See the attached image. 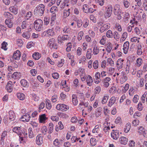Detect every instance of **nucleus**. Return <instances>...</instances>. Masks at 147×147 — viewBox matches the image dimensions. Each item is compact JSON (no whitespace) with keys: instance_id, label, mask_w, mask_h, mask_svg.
Listing matches in <instances>:
<instances>
[{"instance_id":"obj_1","label":"nucleus","mask_w":147,"mask_h":147,"mask_svg":"<svg viewBox=\"0 0 147 147\" xmlns=\"http://www.w3.org/2000/svg\"><path fill=\"white\" fill-rule=\"evenodd\" d=\"M45 5L42 4H40L39 7H36L34 10V14L40 16H42L43 14L45 11Z\"/></svg>"},{"instance_id":"obj_2","label":"nucleus","mask_w":147,"mask_h":147,"mask_svg":"<svg viewBox=\"0 0 147 147\" xmlns=\"http://www.w3.org/2000/svg\"><path fill=\"white\" fill-rule=\"evenodd\" d=\"M42 21L40 19H38L35 21L34 23L35 29L39 31L42 28Z\"/></svg>"},{"instance_id":"obj_3","label":"nucleus","mask_w":147,"mask_h":147,"mask_svg":"<svg viewBox=\"0 0 147 147\" xmlns=\"http://www.w3.org/2000/svg\"><path fill=\"white\" fill-rule=\"evenodd\" d=\"M56 109L62 111H66L69 109L68 106L64 104H58L56 107Z\"/></svg>"},{"instance_id":"obj_4","label":"nucleus","mask_w":147,"mask_h":147,"mask_svg":"<svg viewBox=\"0 0 147 147\" xmlns=\"http://www.w3.org/2000/svg\"><path fill=\"white\" fill-rule=\"evenodd\" d=\"M117 5H115L114 8V12L115 15L117 16V18L118 20H120L121 19L122 16H121V12L119 9H117Z\"/></svg>"},{"instance_id":"obj_5","label":"nucleus","mask_w":147,"mask_h":147,"mask_svg":"<svg viewBox=\"0 0 147 147\" xmlns=\"http://www.w3.org/2000/svg\"><path fill=\"white\" fill-rule=\"evenodd\" d=\"M113 11V7L111 6L109 7L107 9V11L105 13V17L106 18L109 17L112 13Z\"/></svg>"},{"instance_id":"obj_6","label":"nucleus","mask_w":147,"mask_h":147,"mask_svg":"<svg viewBox=\"0 0 147 147\" xmlns=\"http://www.w3.org/2000/svg\"><path fill=\"white\" fill-rule=\"evenodd\" d=\"M114 131L113 132H112L111 134V137L114 140H117L119 137V132L118 130L114 131Z\"/></svg>"},{"instance_id":"obj_7","label":"nucleus","mask_w":147,"mask_h":147,"mask_svg":"<svg viewBox=\"0 0 147 147\" xmlns=\"http://www.w3.org/2000/svg\"><path fill=\"white\" fill-rule=\"evenodd\" d=\"M47 118L46 117L45 114H42L39 116V122L42 123H45L46 120L47 119Z\"/></svg>"},{"instance_id":"obj_8","label":"nucleus","mask_w":147,"mask_h":147,"mask_svg":"<svg viewBox=\"0 0 147 147\" xmlns=\"http://www.w3.org/2000/svg\"><path fill=\"white\" fill-rule=\"evenodd\" d=\"M40 134L38 135L36 137V143L39 145H41L43 143V139L42 136H40Z\"/></svg>"},{"instance_id":"obj_9","label":"nucleus","mask_w":147,"mask_h":147,"mask_svg":"<svg viewBox=\"0 0 147 147\" xmlns=\"http://www.w3.org/2000/svg\"><path fill=\"white\" fill-rule=\"evenodd\" d=\"M11 83V81H9L6 86V89L7 91L9 92H11L12 91L13 87L12 86Z\"/></svg>"},{"instance_id":"obj_10","label":"nucleus","mask_w":147,"mask_h":147,"mask_svg":"<svg viewBox=\"0 0 147 147\" xmlns=\"http://www.w3.org/2000/svg\"><path fill=\"white\" fill-rule=\"evenodd\" d=\"M21 56L20 52L19 50H17L16 52H14L13 58L15 59L18 60L20 59Z\"/></svg>"},{"instance_id":"obj_11","label":"nucleus","mask_w":147,"mask_h":147,"mask_svg":"<svg viewBox=\"0 0 147 147\" xmlns=\"http://www.w3.org/2000/svg\"><path fill=\"white\" fill-rule=\"evenodd\" d=\"M110 80V78L109 77H107L103 80L102 82L104 84V86L105 87L107 88L109 86V82Z\"/></svg>"},{"instance_id":"obj_12","label":"nucleus","mask_w":147,"mask_h":147,"mask_svg":"<svg viewBox=\"0 0 147 147\" xmlns=\"http://www.w3.org/2000/svg\"><path fill=\"white\" fill-rule=\"evenodd\" d=\"M127 79V78L126 76V74L125 72L122 71L121 73V81L122 82H125Z\"/></svg>"},{"instance_id":"obj_13","label":"nucleus","mask_w":147,"mask_h":147,"mask_svg":"<svg viewBox=\"0 0 147 147\" xmlns=\"http://www.w3.org/2000/svg\"><path fill=\"white\" fill-rule=\"evenodd\" d=\"M13 131L16 133L18 135L22 136V133L20 131H21V128L18 127H14L13 129Z\"/></svg>"},{"instance_id":"obj_14","label":"nucleus","mask_w":147,"mask_h":147,"mask_svg":"<svg viewBox=\"0 0 147 147\" xmlns=\"http://www.w3.org/2000/svg\"><path fill=\"white\" fill-rule=\"evenodd\" d=\"M9 118L11 121L14 120L16 118V115L15 113L13 111H10L9 112Z\"/></svg>"},{"instance_id":"obj_15","label":"nucleus","mask_w":147,"mask_h":147,"mask_svg":"<svg viewBox=\"0 0 147 147\" xmlns=\"http://www.w3.org/2000/svg\"><path fill=\"white\" fill-rule=\"evenodd\" d=\"M3 15L5 17L8 18V19L6 20H11V19H13V15L9 12H5Z\"/></svg>"},{"instance_id":"obj_16","label":"nucleus","mask_w":147,"mask_h":147,"mask_svg":"<svg viewBox=\"0 0 147 147\" xmlns=\"http://www.w3.org/2000/svg\"><path fill=\"white\" fill-rule=\"evenodd\" d=\"M72 101L73 104L74 105H76L78 102L77 100V97L76 94H73L72 96Z\"/></svg>"},{"instance_id":"obj_17","label":"nucleus","mask_w":147,"mask_h":147,"mask_svg":"<svg viewBox=\"0 0 147 147\" xmlns=\"http://www.w3.org/2000/svg\"><path fill=\"white\" fill-rule=\"evenodd\" d=\"M86 82L87 84L89 86H92V83L93 82L92 77L90 75H88L86 78Z\"/></svg>"},{"instance_id":"obj_18","label":"nucleus","mask_w":147,"mask_h":147,"mask_svg":"<svg viewBox=\"0 0 147 147\" xmlns=\"http://www.w3.org/2000/svg\"><path fill=\"white\" fill-rule=\"evenodd\" d=\"M120 142L121 144L124 145L126 144L127 142V139L125 137H122L120 138Z\"/></svg>"},{"instance_id":"obj_19","label":"nucleus","mask_w":147,"mask_h":147,"mask_svg":"<svg viewBox=\"0 0 147 147\" xmlns=\"http://www.w3.org/2000/svg\"><path fill=\"white\" fill-rule=\"evenodd\" d=\"M31 117L30 116L29 114H27V115H25L22 116L21 118V119H24V120H22L23 121H26V122H28L29 121Z\"/></svg>"},{"instance_id":"obj_20","label":"nucleus","mask_w":147,"mask_h":147,"mask_svg":"<svg viewBox=\"0 0 147 147\" xmlns=\"http://www.w3.org/2000/svg\"><path fill=\"white\" fill-rule=\"evenodd\" d=\"M17 96L18 98L21 100H23L25 99V95L22 93H18Z\"/></svg>"},{"instance_id":"obj_21","label":"nucleus","mask_w":147,"mask_h":147,"mask_svg":"<svg viewBox=\"0 0 147 147\" xmlns=\"http://www.w3.org/2000/svg\"><path fill=\"white\" fill-rule=\"evenodd\" d=\"M116 101V99L115 97H112L110 99L108 105V106L111 107L113 105Z\"/></svg>"},{"instance_id":"obj_22","label":"nucleus","mask_w":147,"mask_h":147,"mask_svg":"<svg viewBox=\"0 0 147 147\" xmlns=\"http://www.w3.org/2000/svg\"><path fill=\"white\" fill-rule=\"evenodd\" d=\"M5 24L7 25V26L9 28L12 27L13 23L11 20H6L5 21Z\"/></svg>"},{"instance_id":"obj_23","label":"nucleus","mask_w":147,"mask_h":147,"mask_svg":"<svg viewBox=\"0 0 147 147\" xmlns=\"http://www.w3.org/2000/svg\"><path fill=\"white\" fill-rule=\"evenodd\" d=\"M30 33L29 31H26L24 32L22 34L23 37L26 38V39H29L30 36Z\"/></svg>"},{"instance_id":"obj_24","label":"nucleus","mask_w":147,"mask_h":147,"mask_svg":"<svg viewBox=\"0 0 147 147\" xmlns=\"http://www.w3.org/2000/svg\"><path fill=\"white\" fill-rule=\"evenodd\" d=\"M20 83L21 85L24 87L28 86V83L27 81L25 79H22L20 81Z\"/></svg>"},{"instance_id":"obj_25","label":"nucleus","mask_w":147,"mask_h":147,"mask_svg":"<svg viewBox=\"0 0 147 147\" xmlns=\"http://www.w3.org/2000/svg\"><path fill=\"white\" fill-rule=\"evenodd\" d=\"M33 58L35 60H38L41 57V55L38 53H35L33 55Z\"/></svg>"},{"instance_id":"obj_26","label":"nucleus","mask_w":147,"mask_h":147,"mask_svg":"<svg viewBox=\"0 0 147 147\" xmlns=\"http://www.w3.org/2000/svg\"><path fill=\"white\" fill-rule=\"evenodd\" d=\"M32 12L29 11L26 13V14L24 16V18L27 20H28L32 16Z\"/></svg>"},{"instance_id":"obj_27","label":"nucleus","mask_w":147,"mask_h":147,"mask_svg":"<svg viewBox=\"0 0 147 147\" xmlns=\"http://www.w3.org/2000/svg\"><path fill=\"white\" fill-rule=\"evenodd\" d=\"M92 53V50L91 49L88 50L86 53V57L87 59H90L91 57V53Z\"/></svg>"},{"instance_id":"obj_28","label":"nucleus","mask_w":147,"mask_h":147,"mask_svg":"<svg viewBox=\"0 0 147 147\" xmlns=\"http://www.w3.org/2000/svg\"><path fill=\"white\" fill-rule=\"evenodd\" d=\"M28 132L29 134L28 136L30 138H32L34 137V135L33 134L32 128L30 127L29 128Z\"/></svg>"},{"instance_id":"obj_29","label":"nucleus","mask_w":147,"mask_h":147,"mask_svg":"<svg viewBox=\"0 0 147 147\" xmlns=\"http://www.w3.org/2000/svg\"><path fill=\"white\" fill-rule=\"evenodd\" d=\"M46 107L48 109H50L51 108V105L50 101L48 99H46Z\"/></svg>"},{"instance_id":"obj_30","label":"nucleus","mask_w":147,"mask_h":147,"mask_svg":"<svg viewBox=\"0 0 147 147\" xmlns=\"http://www.w3.org/2000/svg\"><path fill=\"white\" fill-rule=\"evenodd\" d=\"M20 76V73L17 72H14L12 76V78L15 79H17Z\"/></svg>"},{"instance_id":"obj_31","label":"nucleus","mask_w":147,"mask_h":147,"mask_svg":"<svg viewBox=\"0 0 147 147\" xmlns=\"http://www.w3.org/2000/svg\"><path fill=\"white\" fill-rule=\"evenodd\" d=\"M125 127L126 128L124 129V131L125 132L127 133L129 131L130 129L131 125L130 123H128L126 125Z\"/></svg>"},{"instance_id":"obj_32","label":"nucleus","mask_w":147,"mask_h":147,"mask_svg":"<svg viewBox=\"0 0 147 147\" xmlns=\"http://www.w3.org/2000/svg\"><path fill=\"white\" fill-rule=\"evenodd\" d=\"M142 60L141 58H138L136 60V65L138 67H140L142 65Z\"/></svg>"},{"instance_id":"obj_33","label":"nucleus","mask_w":147,"mask_h":147,"mask_svg":"<svg viewBox=\"0 0 147 147\" xmlns=\"http://www.w3.org/2000/svg\"><path fill=\"white\" fill-rule=\"evenodd\" d=\"M8 45L7 42L5 41L3 42L1 44V48L3 49L4 50L6 51L7 50V46Z\"/></svg>"},{"instance_id":"obj_34","label":"nucleus","mask_w":147,"mask_h":147,"mask_svg":"<svg viewBox=\"0 0 147 147\" xmlns=\"http://www.w3.org/2000/svg\"><path fill=\"white\" fill-rule=\"evenodd\" d=\"M10 11L14 14H16L18 13V10L14 7H10L9 8Z\"/></svg>"},{"instance_id":"obj_35","label":"nucleus","mask_w":147,"mask_h":147,"mask_svg":"<svg viewBox=\"0 0 147 147\" xmlns=\"http://www.w3.org/2000/svg\"><path fill=\"white\" fill-rule=\"evenodd\" d=\"M113 34L111 30H108L106 33V36L108 38H112L113 37Z\"/></svg>"},{"instance_id":"obj_36","label":"nucleus","mask_w":147,"mask_h":147,"mask_svg":"<svg viewBox=\"0 0 147 147\" xmlns=\"http://www.w3.org/2000/svg\"><path fill=\"white\" fill-rule=\"evenodd\" d=\"M70 9H69L68 10H65L63 11L64 15V18H66L69 16L70 14Z\"/></svg>"},{"instance_id":"obj_37","label":"nucleus","mask_w":147,"mask_h":147,"mask_svg":"<svg viewBox=\"0 0 147 147\" xmlns=\"http://www.w3.org/2000/svg\"><path fill=\"white\" fill-rule=\"evenodd\" d=\"M32 88L34 89L36 88L39 87V84L37 82L35 81L31 83Z\"/></svg>"},{"instance_id":"obj_38","label":"nucleus","mask_w":147,"mask_h":147,"mask_svg":"<svg viewBox=\"0 0 147 147\" xmlns=\"http://www.w3.org/2000/svg\"><path fill=\"white\" fill-rule=\"evenodd\" d=\"M49 129L48 131V133L49 134L51 133L53 130V123H51L49 124Z\"/></svg>"},{"instance_id":"obj_39","label":"nucleus","mask_w":147,"mask_h":147,"mask_svg":"<svg viewBox=\"0 0 147 147\" xmlns=\"http://www.w3.org/2000/svg\"><path fill=\"white\" fill-rule=\"evenodd\" d=\"M113 36L114 38L116 40L117 39H119L120 38V35L118 34V33L116 31H115L114 32V33L113 35Z\"/></svg>"},{"instance_id":"obj_40","label":"nucleus","mask_w":147,"mask_h":147,"mask_svg":"<svg viewBox=\"0 0 147 147\" xmlns=\"http://www.w3.org/2000/svg\"><path fill=\"white\" fill-rule=\"evenodd\" d=\"M16 44L19 47H21L23 45V42L21 39H18L17 40Z\"/></svg>"},{"instance_id":"obj_41","label":"nucleus","mask_w":147,"mask_h":147,"mask_svg":"<svg viewBox=\"0 0 147 147\" xmlns=\"http://www.w3.org/2000/svg\"><path fill=\"white\" fill-rule=\"evenodd\" d=\"M101 91V87L100 86H97L95 89V93L99 94Z\"/></svg>"},{"instance_id":"obj_42","label":"nucleus","mask_w":147,"mask_h":147,"mask_svg":"<svg viewBox=\"0 0 147 147\" xmlns=\"http://www.w3.org/2000/svg\"><path fill=\"white\" fill-rule=\"evenodd\" d=\"M53 144L55 146L59 147L60 145V143L59 142L58 139H55L53 142Z\"/></svg>"},{"instance_id":"obj_43","label":"nucleus","mask_w":147,"mask_h":147,"mask_svg":"<svg viewBox=\"0 0 147 147\" xmlns=\"http://www.w3.org/2000/svg\"><path fill=\"white\" fill-rule=\"evenodd\" d=\"M109 97L108 96H105L104 97L102 101V104H104L106 103Z\"/></svg>"},{"instance_id":"obj_44","label":"nucleus","mask_w":147,"mask_h":147,"mask_svg":"<svg viewBox=\"0 0 147 147\" xmlns=\"http://www.w3.org/2000/svg\"><path fill=\"white\" fill-rule=\"evenodd\" d=\"M107 61L111 66H113L114 65V61L110 58H108L107 59Z\"/></svg>"},{"instance_id":"obj_45","label":"nucleus","mask_w":147,"mask_h":147,"mask_svg":"<svg viewBox=\"0 0 147 147\" xmlns=\"http://www.w3.org/2000/svg\"><path fill=\"white\" fill-rule=\"evenodd\" d=\"M42 133L43 135H45L47 133V127L46 126H43L42 129Z\"/></svg>"},{"instance_id":"obj_46","label":"nucleus","mask_w":147,"mask_h":147,"mask_svg":"<svg viewBox=\"0 0 147 147\" xmlns=\"http://www.w3.org/2000/svg\"><path fill=\"white\" fill-rule=\"evenodd\" d=\"M55 42V40L54 38H51L49 39L48 42V44H49L50 47H51V45H52Z\"/></svg>"},{"instance_id":"obj_47","label":"nucleus","mask_w":147,"mask_h":147,"mask_svg":"<svg viewBox=\"0 0 147 147\" xmlns=\"http://www.w3.org/2000/svg\"><path fill=\"white\" fill-rule=\"evenodd\" d=\"M52 76L54 79H57L58 78L59 75L57 73L55 72L53 73Z\"/></svg>"},{"instance_id":"obj_48","label":"nucleus","mask_w":147,"mask_h":147,"mask_svg":"<svg viewBox=\"0 0 147 147\" xmlns=\"http://www.w3.org/2000/svg\"><path fill=\"white\" fill-rule=\"evenodd\" d=\"M93 53L94 55L97 54L99 52V50L97 47H94L93 49Z\"/></svg>"},{"instance_id":"obj_49","label":"nucleus","mask_w":147,"mask_h":147,"mask_svg":"<svg viewBox=\"0 0 147 147\" xmlns=\"http://www.w3.org/2000/svg\"><path fill=\"white\" fill-rule=\"evenodd\" d=\"M93 66L95 69H96L98 67V62L96 60L93 63Z\"/></svg>"},{"instance_id":"obj_50","label":"nucleus","mask_w":147,"mask_h":147,"mask_svg":"<svg viewBox=\"0 0 147 147\" xmlns=\"http://www.w3.org/2000/svg\"><path fill=\"white\" fill-rule=\"evenodd\" d=\"M88 5H87L84 4V5L83 7V9L84 11L86 13H88V11H87L88 9Z\"/></svg>"},{"instance_id":"obj_51","label":"nucleus","mask_w":147,"mask_h":147,"mask_svg":"<svg viewBox=\"0 0 147 147\" xmlns=\"http://www.w3.org/2000/svg\"><path fill=\"white\" fill-rule=\"evenodd\" d=\"M50 19L49 18L47 17H45L44 18V21L45 24L47 25L48 24L49 22Z\"/></svg>"},{"instance_id":"obj_52","label":"nucleus","mask_w":147,"mask_h":147,"mask_svg":"<svg viewBox=\"0 0 147 147\" xmlns=\"http://www.w3.org/2000/svg\"><path fill=\"white\" fill-rule=\"evenodd\" d=\"M28 23V22H26V21H24L22 22V28L23 29H25L26 28V25Z\"/></svg>"},{"instance_id":"obj_53","label":"nucleus","mask_w":147,"mask_h":147,"mask_svg":"<svg viewBox=\"0 0 147 147\" xmlns=\"http://www.w3.org/2000/svg\"><path fill=\"white\" fill-rule=\"evenodd\" d=\"M77 26L79 28L80 27L82 24V22L81 20H78L77 21Z\"/></svg>"},{"instance_id":"obj_54","label":"nucleus","mask_w":147,"mask_h":147,"mask_svg":"<svg viewBox=\"0 0 147 147\" xmlns=\"http://www.w3.org/2000/svg\"><path fill=\"white\" fill-rule=\"evenodd\" d=\"M143 108V107L142 106V104L141 102H140L138 105V109L141 111L142 110Z\"/></svg>"},{"instance_id":"obj_55","label":"nucleus","mask_w":147,"mask_h":147,"mask_svg":"<svg viewBox=\"0 0 147 147\" xmlns=\"http://www.w3.org/2000/svg\"><path fill=\"white\" fill-rule=\"evenodd\" d=\"M82 49L80 47H78L77 50V54L78 55L80 56L82 54Z\"/></svg>"},{"instance_id":"obj_56","label":"nucleus","mask_w":147,"mask_h":147,"mask_svg":"<svg viewBox=\"0 0 147 147\" xmlns=\"http://www.w3.org/2000/svg\"><path fill=\"white\" fill-rule=\"evenodd\" d=\"M143 6L145 10L147 11V1L146 0L144 1Z\"/></svg>"},{"instance_id":"obj_57","label":"nucleus","mask_w":147,"mask_h":147,"mask_svg":"<svg viewBox=\"0 0 147 147\" xmlns=\"http://www.w3.org/2000/svg\"><path fill=\"white\" fill-rule=\"evenodd\" d=\"M139 97V96L137 95L134 96L133 100L134 103H136L138 101Z\"/></svg>"},{"instance_id":"obj_58","label":"nucleus","mask_w":147,"mask_h":147,"mask_svg":"<svg viewBox=\"0 0 147 147\" xmlns=\"http://www.w3.org/2000/svg\"><path fill=\"white\" fill-rule=\"evenodd\" d=\"M139 123V121L138 120L135 119L132 122V124L135 126H136L138 125Z\"/></svg>"},{"instance_id":"obj_59","label":"nucleus","mask_w":147,"mask_h":147,"mask_svg":"<svg viewBox=\"0 0 147 147\" xmlns=\"http://www.w3.org/2000/svg\"><path fill=\"white\" fill-rule=\"evenodd\" d=\"M77 118L76 117L74 116L71 118V122L75 123L77 121Z\"/></svg>"},{"instance_id":"obj_60","label":"nucleus","mask_w":147,"mask_h":147,"mask_svg":"<svg viewBox=\"0 0 147 147\" xmlns=\"http://www.w3.org/2000/svg\"><path fill=\"white\" fill-rule=\"evenodd\" d=\"M129 17L130 15L128 13L125 12L124 16V19L126 20H128Z\"/></svg>"},{"instance_id":"obj_61","label":"nucleus","mask_w":147,"mask_h":147,"mask_svg":"<svg viewBox=\"0 0 147 147\" xmlns=\"http://www.w3.org/2000/svg\"><path fill=\"white\" fill-rule=\"evenodd\" d=\"M116 90V88L114 86H112L109 89V92L110 93L113 92H115Z\"/></svg>"},{"instance_id":"obj_62","label":"nucleus","mask_w":147,"mask_h":147,"mask_svg":"<svg viewBox=\"0 0 147 147\" xmlns=\"http://www.w3.org/2000/svg\"><path fill=\"white\" fill-rule=\"evenodd\" d=\"M51 119L53 121H58L59 120V117L57 116H52L51 117Z\"/></svg>"},{"instance_id":"obj_63","label":"nucleus","mask_w":147,"mask_h":147,"mask_svg":"<svg viewBox=\"0 0 147 147\" xmlns=\"http://www.w3.org/2000/svg\"><path fill=\"white\" fill-rule=\"evenodd\" d=\"M97 2L99 5L102 6L104 3L105 1L104 0H97Z\"/></svg>"},{"instance_id":"obj_64","label":"nucleus","mask_w":147,"mask_h":147,"mask_svg":"<svg viewBox=\"0 0 147 147\" xmlns=\"http://www.w3.org/2000/svg\"><path fill=\"white\" fill-rule=\"evenodd\" d=\"M124 5L125 8H127L130 5V3L128 1L126 0L124 2Z\"/></svg>"}]
</instances>
